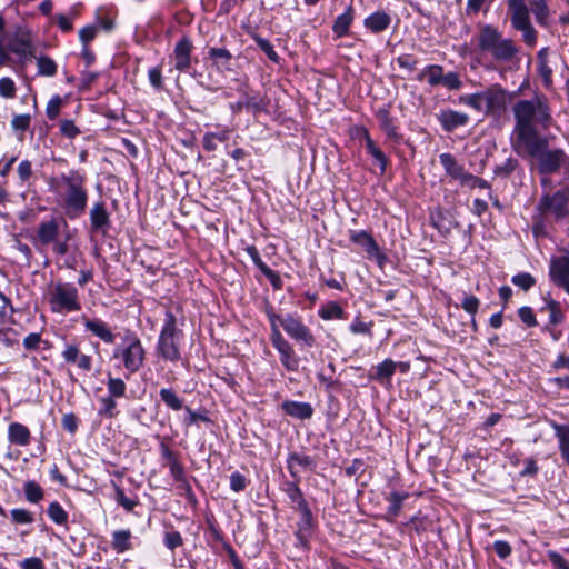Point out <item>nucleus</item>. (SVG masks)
Wrapping results in <instances>:
<instances>
[{
  "mask_svg": "<svg viewBox=\"0 0 569 569\" xmlns=\"http://www.w3.org/2000/svg\"><path fill=\"white\" fill-rule=\"evenodd\" d=\"M9 50L16 53L20 58H28L32 56V44L29 39L19 38L16 39L10 46Z\"/></svg>",
  "mask_w": 569,
  "mask_h": 569,
  "instance_id": "obj_46",
  "label": "nucleus"
},
{
  "mask_svg": "<svg viewBox=\"0 0 569 569\" xmlns=\"http://www.w3.org/2000/svg\"><path fill=\"white\" fill-rule=\"evenodd\" d=\"M183 331L179 328L176 315L167 310L156 345L157 355L164 361L178 362L181 359Z\"/></svg>",
  "mask_w": 569,
  "mask_h": 569,
  "instance_id": "obj_7",
  "label": "nucleus"
},
{
  "mask_svg": "<svg viewBox=\"0 0 569 569\" xmlns=\"http://www.w3.org/2000/svg\"><path fill=\"white\" fill-rule=\"evenodd\" d=\"M83 326L94 337H98L104 343L112 345L116 336L108 323L99 318H83Z\"/></svg>",
  "mask_w": 569,
  "mask_h": 569,
  "instance_id": "obj_20",
  "label": "nucleus"
},
{
  "mask_svg": "<svg viewBox=\"0 0 569 569\" xmlns=\"http://www.w3.org/2000/svg\"><path fill=\"white\" fill-rule=\"evenodd\" d=\"M273 348L279 352L280 362L288 371H297L299 368V358L293 347L287 341L280 329L273 325V333L270 335Z\"/></svg>",
  "mask_w": 569,
  "mask_h": 569,
  "instance_id": "obj_10",
  "label": "nucleus"
},
{
  "mask_svg": "<svg viewBox=\"0 0 569 569\" xmlns=\"http://www.w3.org/2000/svg\"><path fill=\"white\" fill-rule=\"evenodd\" d=\"M363 139L366 143V150L367 152L375 159V161L378 163L380 169V174H385L389 164V160L385 152L377 147L375 141L371 139L369 132L365 130L363 132Z\"/></svg>",
  "mask_w": 569,
  "mask_h": 569,
  "instance_id": "obj_29",
  "label": "nucleus"
},
{
  "mask_svg": "<svg viewBox=\"0 0 569 569\" xmlns=\"http://www.w3.org/2000/svg\"><path fill=\"white\" fill-rule=\"evenodd\" d=\"M61 426L70 435H74L79 427V418L72 412L66 413L61 419Z\"/></svg>",
  "mask_w": 569,
  "mask_h": 569,
  "instance_id": "obj_61",
  "label": "nucleus"
},
{
  "mask_svg": "<svg viewBox=\"0 0 569 569\" xmlns=\"http://www.w3.org/2000/svg\"><path fill=\"white\" fill-rule=\"evenodd\" d=\"M8 439L13 445L26 447L30 443L31 433L24 425L12 422L8 427Z\"/></svg>",
  "mask_w": 569,
  "mask_h": 569,
  "instance_id": "obj_30",
  "label": "nucleus"
},
{
  "mask_svg": "<svg viewBox=\"0 0 569 569\" xmlns=\"http://www.w3.org/2000/svg\"><path fill=\"white\" fill-rule=\"evenodd\" d=\"M111 359L119 360L130 375L141 370L146 361V349L134 331H124L121 342L112 350Z\"/></svg>",
  "mask_w": 569,
  "mask_h": 569,
  "instance_id": "obj_8",
  "label": "nucleus"
},
{
  "mask_svg": "<svg viewBox=\"0 0 569 569\" xmlns=\"http://www.w3.org/2000/svg\"><path fill=\"white\" fill-rule=\"evenodd\" d=\"M391 16L385 10H377L363 20L365 28L373 34H379L389 29Z\"/></svg>",
  "mask_w": 569,
  "mask_h": 569,
  "instance_id": "obj_22",
  "label": "nucleus"
},
{
  "mask_svg": "<svg viewBox=\"0 0 569 569\" xmlns=\"http://www.w3.org/2000/svg\"><path fill=\"white\" fill-rule=\"evenodd\" d=\"M549 276L556 286L569 295V252L550 260Z\"/></svg>",
  "mask_w": 569,
  "mask_h": 569,
  "instance_id": "obj_14",
  "label": "nucleus"
},
{
  "mask_svg": "<svg viewBox=\"0 0 569 569\" xmlns=\"http://www.w3.org/2000/svg\"><path fill=\"white\" fill-rule=\"evenodd\" d=\"M507 6L512 28L522 33V40L527 46L533 47L538 37L530 21V11L538 24L547 27L550 16L547 0H529V7L525 0H508Z\"/></svg>",
  "mask_w": 569,
  "mask_h": 569,
  "instance_id": "obj_2",
  "label": "nucleus"
},
{
  "mask_svg": "<svg viewBox=\"0 0 569 569\" xmlns=\"http://www.w3.org/2000/svg\"><path fill=\"white\" fill-rule=\"evenodd\" d=\"M376 118L388 139L397 143L402 140V136L398 132V128L395 124V119L390 114V104L379 108L376 111Z\"/></svg>",
  "mask_w": 569,
  "mask_h": 569,
  "instance_id": "obj_19",
  "label": "nucleus"
},
{
  "mask_svg": "<svg viewBox=\"0 0 569 569\" xmlns=\"http://www.w3.org/2000/svg\"><path fill=\"white\" fill-rule=\"evenodd\" d=\"M298 481L299 480H297V479H296V481H288V482H286V487H284V492L288 496V498L290 499V501L296 505L295 506L296 510H300L306 507H309L307 500L303 497L301 489L298 486Z\"/></svg>",
  "mask_w": 569,
  "mask_h": 569,
  "instance_id": "obj_35",
  "label": "nucleus"
},
{
  "mask_svg": "<svg viewBox=\"0 0 569 569\" xmlns=\"http://www.w3.org/2000/svg\"><path fill=\"white\" fill-rule=\"evenodd\" d=\"M569 201V190L562 189L553 194H545L541 197L538 208L541 213H552L556 219H562L567 213V203Z\"/></svg>",
  "mask_w": 569,
  "mask_h": 569,
  "instance_id": "obj_11",
  "label": "nucleus"
},
{
  "mask_svg": "<svg viewBox=\"0 0 569 569\" xmlns=\"http://www.w3.org/2000/svg\"><path fill=\"white\" fill-rule=\"evenodd\" d=\"M318 316L322 320L345 319L346 311L337 301H329L319 308Z\"/></svg>",
  "mask_w": 569,
  "mask_h": 569,
  "instance_id": "obj_36",
  "label": "nucleus"
},
{
  "mask_svg": "<svg viewBox=\"0 0 569 569\" xmlns=\"http://www.w3.org/2000/svg\"><path fill=\"white\" fill-rule=\"evenodd\" d=\"M38 73L44 77H53L57 73V63L47 56L37 58Z\"/></svg>",
  "mask_w": 569,
  "mask_h": 569,
  "instance_id": "obj_49",
  "label": "nucleus"
},
{
  "mask_svg": "<svg viewBox=\"0 0 569 569\" xmlns=\"http://www.w3.org/2000/svg\"><path fill=\"white\" fill-rule=\"evenodd\" d=\"M48 301L52 312L69 313L81 309L78 289L71 282L58 281L51 288Z\"/></svg>",
  "mask_w": 569,
  "mask_h": 569,
  "instance_id": "obj_9",
  "label": "nucleus"
},
{
  "mask_svg": "<svg viewBox=\"0 0 569 569\" xmlns=\"http://www.w3.org/2000/svg\"><path fill=\"white\" fill-rule=\"evenodd\" d=\"M296 466H299L305 470L313 471L317 467V462L315 458H312L311 456L298 452H290L287 458V468L290 476L299 480L300 476L296 469Z\"/></svg>",
  "mask_w": 569,
  "mask_h": 569,
  "instance_id": "obj_21",
  "label": "nucleus"
},
{
  "mask_svg": "<svg viewBox=\"0 0 569 569\" xmlns=\"http://www.w3.org/2000/svg\"><path fill=\"white\" fill-rule=\"evenodd\" d=\"M26 499L31 503H38L43 499V489L33 480H29L23 486Z\"/></svg>",
  "mask_w": 569,
  "mask_h": 569,
  "instance_id": "obj_44",
  "label": "nucleus"
},
{
  "mask_svg": "<svg viewBox=\"0 0 569 569\" xmlns=\"http://www.w3.org/2000/svg\"><path fill=\"white\" fill-rule=\"evenodd\" d=\"M62 358L68 363H76L82 371H90L92 368V358L81 353L76 345H68L62 351Z\"/></svg>",
  "mask_w": 569,
  "mask_h": 569,
  "instance_id": "obj_23",
  "label": "nucleus"
},
{
  "mask_svg": "<svg viewBox=\"0 0 569 569\" xmlns=\"http://www.w3.org/2000/svg\"><path fill=\"white\" fill-rule=\"evenodd\" d=\"M160 399L164 402V405L173 410L179 411L184 409L183 400L177 395V392L171 388H162L159 391Z\"/></svg>",
  "mask_w": 569,
  "mask_h": 569,
  "instance_id": "obj_40",
  "label": "nucleus"
},
{
  "mask_svg": "<svg viewBox=\"0 0 569 569\" xmlns=\"http://www.w3.org/2000/svg\"><path fill=\"white\" fill-rule=\"evenodd\" d=\"M208 56L213 60L214 64L219 68L222 67L226 70H230L232 54L226 48H210Z\"/></svg>",
  "mask_w": 569,
  "mask_h": 569,
  "instance_id": "obj_38",
  "label": "nucleus"
},
{
  "mask_svg": "<svg viewBox=\"0 0 569 569\" xmlns=\"http://www.w3.org/2000/svg\"><path fill=\"white\" fill-rule=\"evenodd\" d=\"M163 543L169 550L173 551L176 548L181 547L183 545V538L179 531H166L163 537Z\"/></svg>",
  "mask_w": 569,
  "mask_h": 569,
  "instance_id": "obj_55",
  "label": "nucleus"
},
{
  "mask_svg": "<svg viewBox=\"0 0 569 569\" xmlns=\"http://www.w3.org/2000/svg\"><path fill=\"white\" fill-rule=\"evenodd\" d=\"M117 398H113L111 396H104L99 399L100 408L98 409V416L113 419L118 416L117 411Z\"/></svg>",
  "mask_w": 569,
  "mask_h": 569,
  "instance_id": "obj_41",
  "label": "nucleus"
},
{
  "mask_svg": "<svg viewBox=\"0 0 569 569\" xmlns=\"http://www.w3.org/2000/svg\"><path fill=\"white\" fill-rule=\"evenodd\" d=\"M553 136H547L533 142L520 147L528 157L537 160V169L540 174H555L560 171L569 172V156L561 148H549Z\"/></svg>",
  "mask_w": 569,
  "mask_h": 569,
  "instance_id": "obj_3",
  "label": "nucleus"
},
{
  "mask_svg": "<svg viewBox=\"0 0 569 569\" xmlns=\"http://www.w3.org/2000/svg\"><path fill=\"white\" fill-rule=\"evenodd\" d=\"M132 533L129 529L116 530L112 532L111 548L117 553H123L132 549Z\"/></svg>",
  "mask_w": 569,
  "mask_h": 569,
  "instance_id": "obj_34",
  "label": "nucleus"
},
{
  "mask_svg": "<svg viewBox=\"0 0 569 569\" xmlns=\"http://www.w3.org/2000/svg\"><path fill=\"white\" fill-rule=\"evenodd\" d=\"M515 119L513 150L520 153V147L547 137V132L556 127L559 129L552 107L543 93H535L530 99L518 100L512 106Z\"/></svg>",
  "mask_w": 569,
  "mask_h": 569,
  "instance_id": "obj_1",
  "label": "nucleus"
},
{
  "mask_svg": "<svg viewBox=\"0 0 569 569\" xmlns=\"http://www.w3.org/2000/svg\"><path fill=\"white\" fill-rule=\"evenodd\" d=\"M396 61L400 68L406 69L409 72L415 71L417 68V64H418V59L413 54H410V53L400 54L396 59Z\"/></svg>",
  "mask_w": 569,
  "mask_h": 569,
  "instance_id": "obj_63",
  "label": "nucleus"
},
{
  "mask_svg": "<svg viewBox=\"0 0 569 569\" xmlns=\"http://www.w3.org/2000/svg\"><path fill=\"white\" fill-rule=\"evenodd\" d=\"M108 396L113 398H122L127 392V385L123 379L112 377L110 373L107 378Z\"/></svg>",
  "mask_w": 569,
  "mask_h": 569,
  "instance_id": "obj_42",
  "label": "nucleus"
},
{
  "mask_svg": "<svg viewBox=\"0 0 569 569\" xmlns=\"http://www.w3.org/2000/svg\"><path fill=\"white\" fill-rule=\"evenodd\" d=\"M149 82L152 88L157 91H162L164 89L163 77H162V68L161 66L153 67L148 72Z\"/></svg>",
  "mask_w": 569,
  "mask_h": 569,
  "instance_id": "obj_54",
  "label": "nucleus"
},
{
  "mask_svg": "<svg viewBox=\"0 0 569 569\" xmlns=\"http://www.w3.org/2000/svg\"><path fill=\"white\" fill-rule=\"evenodd\" d=\"M548 52H549V48L545 47V48H541L537 54V59H538L537 71L542 79L543 86L547 89L551 88L552 83H553L552 68L550 67L549 61H548Z\"/></svg>",
  "mask_w": 569,
  "mask_h": 569,
  "instance_id": "obj_31",
  "label": "nucleus"
},
{
  "mask_svg": "<svg viewBox=\"0 0 569 569\" xmlns=\"http://www.w3.org/2000/svg\"><path fill=\"white\" fill-rule=\"evenodd\" d=\"M477 36L478 49L489 53L500 62L511 61L518 53V48L509 38H503L498 28L492 24H479Z\"/></svg>",
  "mask_w": 569,
  "mask_h": 569,
  "instance_id": "obj_6",
  "label": "nucleus"
},
{
  "mask_svg": "<svg viewBox=\"0 0 569 569\" xmlns=\"http://www.w3.org/2000/svg\"><path fill=\"white\" fill-rule=\"evenodd\" d=\"M409 497L407 492L392 491L389 493L387 500L389 501V506L387 509L388 520L390 518H396L402 508L403 501Z\"/></svg>",
  "mask_w": 569,
  "mask_h": 569,
  "instance_id": "obj_39",
  "label": "nucleus"
},
{
  "mask_svg": "<svg viewBox=\"0 0 569 569\" xmlns=\"http://www.w3.org/2000/svg\"><path fill=\"white\" fill-rule=\"evenodd\" d=\"M263 310L268 317L271 333H273V325L279 329L281 326L284 332L300 346L312 348L316 345V337L301 316L297 313L278 315L269 301L264 302Z\"/></svg>",
  "mask_w": 569,
  "mask_h": 569,
  "instance_id": "obj_5",
  "label": "nucleus"
},
{
  "mask_svg": "<svg viewBox=\"0 0 569 569\" xmlns=\"http://www.w3.org/2000/svg\"><path fill=\"white\" fill-rule=\"evenodd\" d=\"M439 161L443 167L446 173L455 180L461 182L465 180V177L468 174V171L465 170L463 166L458 163L456 158L451 153H441L439 156Z\"/></svg>",
  "mask_w": 569,
  "mask_h": 569,
  "instance_id": "obj_27",
  "label": "nucleus"
},
{
  "mask_svg": "<svg viewBox=\"0 0 569 569\" xmlns=\"http://www.w3.org/2000/svg\"><path fill=\"white\" fill-rule=\"evenodd\" d=\"M282 411L292 418L307 420L313 416V408L308 402L286 400L281 403Z\"/></svg>",
  "mask_w": 569,
  "mask_h": 569,
  "instance_id": "obj_25",
  "label": "nucleus"
},
{
  "mask_svg": "<svg viewBox=\"0 0 569 569\" xmlns=\"http://www.w3.org/2000/svg\"><path fill=\"white\" fill-rule=\"evenodd\" d=\"M462 186H467L471 189L480 188V189H488L490 190V184L487 180L479 178L477 176H473L472 173L468 172V174L465 177V180L460 182Z\"/></svg>",
  "mask_w": 569,
  "mask_h": 569,
  "instance_id": "obj_59",
  "label": "nucleus"
},
{
  "mask_svg": "<svg viewBox=\"0 0 569 569\" xmlns=\"http://www.w3.org/2000/svg\"><path fill=\"white\" fill-rule=\"evenodd\" d=\"M11 519L14 523L26 525L33 522V516L30 511L22 508L12 509L10 511Z\"/></svg>",
  "mask_w": 569,
  "mask_h": 569,
  "instance_id": "obj_57",
  "label": "nucleus"
},
{
  "mask_svg": "<svg viewBox=\"0 0 569 569\" xmlns=\"http://www.w3.org/2000/svg\"><path fill=\"white\" fill-rule=\"evenodd\" d=\"M443 76V67L440 64H429L417 76V80L422 81L425 78L431 87L440 84Z\"/></svg>",
  "mask_w": 569,
  "mask_h": 569,
  "instance_id": "obj_37",
  "label": "nucleus"
},
{
  "mask_svg": "<svg viewBox=\"0 0 569 569\" xmlns=\"http://www.w3.org/2000/svg\"><path fill=\"white\" fill-rule=\"evenodd\" d=\"M169 470H170V475L174 479V481L183 482V486H184V489H186L188 496L190 498H193L194 495L192 492L191 486L186 480L184 468H183L182 463L178 460L177 462L172 463L169 467Z\"/></svg>",
  "mask_w": 569,
  "mask_h": 569,
  "instance_id": "obj_47",
  "label": "nucleus"
},
{
  "mask_svg": "<svg viewBox=\"0 0 569 569\" xmlns=\"http://www.w3.org/2000/svg\"><path fill=\"white\" fill-rule=\"evenodd\" d=\"M440 84L446 87L448 90H459L462 86L460 77L457 72L443 73Z\"/></svg>",
  "mask_w": 569,
  "mask_h": 569,
  "instance_id": "obj_58",
  "label": "nucleus"
},
{
  "mask_svg": "<svg viewBox=\"0 0 569 569\" xmlns=\"http://www.w3.org/2000/svg\"><path fill=\"white\" fill-rule=\"evenodd\" d=\"M396 370V361L391 359H386L372 368V370L369 373V378L371 380H376L380 383H383L386 380H390Z\"/></svg>",
  "mask_w": 569,
  "mask_h": 569,
  "instance_id": "obj_32",
  "label": "nucleus"
},
{
  "mask_svg": "<svg viewBox=\"0 0 569 569\" xmlns=\"http://www.w3.org/2000/svg\"><path fill=\"white\" fill-rule=\"evenodd\" d=\"M114 500L118 505L123 507L128 512H131L138 505L139 500L128 498L122 488L118 485H114Z\"/></svg>",
  "mask_w": 569,
  "mask_h": 569,
  "instance_id": "obj_51",
  "label": "nucleus"
},
{
  "mask_svg": "<svg viewBox=\"0 0 569 569\" xmlns=\"http://www.w3.org/2000/svg\"><path fill=\"white\" fill-rule=\"evenodd\" d=\"M508 91L499 84H493L482 91L483 112L499 116L507 104Z\"/></svg>",
  "mask_w": 569,
  "mask_h": 569,
  "instance_id": "obj_12",
  "label": "nucleus"
},
{
  "mask_svg": "<svg viewBox=\"0 0 569 569\" xmlns=\"http://www.w3.org/2000/svg\"><path fill=\"white\" fill-rule=\"evenodd\" d=\"M350 241L356 244L361 246L369 256L381 258V259L385 258L380 252V248H379L377 241L373 239V237L369 232H367L365 230L350 231Z\"/></svg>",
  "mask_w": 569,
  "mask_h": 569,
  "instance_id": "obj_24",
  "label": "nucleus"
},
{
  "mask_svg": "<svg viewBox=\"0 0 569 569\" xmlns=\"http://www.w3.org/2000/svg\"><path fill=\"white\" fill-rule=\"evenodd\" d=\"M254 41L259 49L266 53V56L273 62L279 61V56L273 49V46L270 43L269 40L261 38V37H254Z\"/></svg>",
  "mask_w": 569,
  "mask_h": 569,
  "instance_id": "obj_56",
  "label": "nucleus"
},
{
  "mask_svg": "<svg viewBox=\"0 0 569 569\" xmlns=\"http://www.w3.org/2000/svg\"><path fill=\"white\" fill-rule=\"evenodd\" d=\"M192 50L193 43L189 37L183 36L177 41L171 56L177 71L189 72L192 61Z\"/></svg>",
  "mask_w": 569,
  "mask_h": 569,
  "instance_id": "obj_15",
  "label": "nucleus"
},
{
  "mask_svg": "<svg viewBox=\"0 0 569 569\" xmlns=\"http://www.w3.org/2000/svg\"><path fill=\"white\" fill-rule=\"evenodd\" d=\"M550 427L555 431V436L558 439L559 451L569 447V426L560 425L553 420L549 421Z\"/></svg>",
  "mask_w": 569,
  "mask_h": 569,
  "instance_id": "obj_45",
  "label": "nucleus"
},
{
  "mask_svg": "<svg viewBox=\"0 0 569 569\" xmlns=\"http://www.w3.org/2000/svg\"><path fill=\"white\" fill-rule=\"evenodd\" d=\"M248 84L241 86L238 90L242 93V98L230 104V109L233 113H240L244 108L252 111L253 114L266 111L267 103L262 98L257 94H250L248 91Z\"/></svg>",
  "mask_w": 569,
  "mask_h": 569,
  "instance_id": "obj_16",
  "label": "nucleus"
},
{
  "mask_svg": "<svg viewBox=\"0 0 569 569\" xmlns=\"http://www.w3.org/2000/svg\"><path fill=\"white\" fill-rule=\"evenodd\" d=\"M441 128L446 132H452L457 128L468 124L470 117L465 113L452 109H443L437 114Z\"/></svg>",
  "mask_w": 569,
  "mask_h": 569,
  "instance_id": "obj_18",
  "label": "nucleus"
},
{
  "mask_svg": "<svg viewBox=\"0 0 569 569\" xmlns=\"http://www.w3.org/2000/svg\"><path fill=\"white\" fill-rule=\"evenodd\" d=\"M59 234V223L57 219L52 218L48 221H42L37 230V237L42 246H48L57 240Z\"/></svg>",
  "mask_w": 569,
  "mask_h": 569,
  "instance_id": "obj_28",
  "label": "nucleus"
},
{
  "mask_svg": "<svg viewBox=\"0 0 569 569\" xmlns=\"http://www.w3.org/2000/svg\"><path fill=\"white\" fill-rule=\"evenodd\" d=\"M546 308L549 311V323L550 325L556 326L563 321L565 315L561 310L560 302L550 298L546 302Z\"/></svg>",
  "mask_w": 569,
  "mask_h": 569,
  "instance_id": "obj_48",
  "label": "nucleus"
},
{
  "mask_svg": "<svg viewBox=\"0 0 569 569\" xmlns=\"http://www.w3.org/2000/svg\"><path fill=\"white\" fill-rule=\"evenodd\" d=\"M355 20V8L349 4L343 13L339 14L332 24V32L336 38H342L349 34L350 27Z\"/></svg>",
  "mask_w": 569,
  "mask_h": 569,
  "instance_id": "obj_26",
  "label": "nucleus"
},
{
  "mask_svg": "<svg viewBox=\"0 0 569 569\" xmlns=\"http://www.w3.org/2000/svg\"><path fill=\"white\" fill-rule=\"evenodd\" d=\"M248 480L239 471H234L230 475V489L234 492H241L247 488Z\"/></svg>",
  "mask_w": 569,
  "mask_h": 569,
  "instance_id": "obj_62",
  "label": "nucleus"
},
{
  "mask_svg": "<svg viewBox=\"0 0 569 569\" xmlns=\"http://www.w3.org/2000/svg\"><path fill=\"white\" fill-rule=\"evenodd\" d=\"M298 511L300 512V519L297 522V528L295 531V537L297 540L296 547L302 550H308L310 539L316 527V521L310 507H306Z\"/></svg>",
  "mask_w": 569,
  "mask_h": 569,
  "instance_id": "obj_13",
  "label": "nucleus"
},
{
  "mask_svg": "<svg viewBox=\"0 0 569 569\" xmlns=\"http://www.w3.org/2000/svg\"><path fill=\"white\" fill-rule=\"evenodd\" d=\"M60 181L66 189L62 206L66 216L71 220L80 218L86 212L88 203L86 174L80 170L71 169L60 174Z\"/></svg>",
  "mask_w": 569,
  "mask_h": 569,
  "instance_id": "obj_4",
  "label": "nucleus"
},
{
  "mask_svg": "<svg viewBox=\"0 0 569 569\" xmlns=\"http://www.w3.org/2000/svg\"><path fill=\"white\" fill-rule=\"evenodd\" d=\"M518 170H521L519 160L515 157H509L503 162L493 167V179L506 181Z\"/></svg>",
  "mask_w": 569,
  "mask_h": 569,
  "instance_id": "obj_33",
  "label": "nucleus"
},
{
  "mask_svg": "<svg viewBox=\"0 0 569 569\" xmlns=\"http://www.w3.org/2000/svg\"><path fill=\"white\" fill-rule=\"evenodd\" d=\"M459 101L466 106L471 107L476 111H483L482 91L472 94L461 96Z\"/></svg>",
  "mask_w": 569,
  "mask_h": 569,
  "instance_id": "obj_53",
  "label": "nucleus"
},
{
  "mask_svg": "<svg viewBox=\"0 0 569 569\" xmlns=\"http://www.w3.org/2000/svg\"><path fill=\"white\" fill-rule=\"evenodd\" d=\"M47 513L56 525L64 526L68 522V512L58 501H52L49 503Z\"/></svg>",
  "mask_w": 569,
  "mask_h": 569,
  "instance_id": "obj_43",
  "label": "nucleus"
},
{
  "mask_svg": "<svg viewBox=\"0 0 569 569\" xmlns=\"http://www.w3.org/2000/svg\"><path fill=\"white\" fill-rule=\"evenodd\" d=\"M372 328V321L365 322L360 319V317H356L355 320L349 326V330L353 335H363L367 336L368 338H372L373 336Z\"/></svg>",
  "mask_w": 569,
  "mask_h": 569,
  "instance_id": "obj_50",
  "label": "nucleus"
},
{
  "mask_svg": "<svg viewBox=\"0 0 569 569\" xmlns=\"http://www.w3.org/2000/svg\"><path fill=\"white\" fill-rule=\"evenodd\" d=\"M90 231L106 236L111 228L110 213L103 201L94 202L89 211Z\"/></svg>",
  "mask_w": 569,
  "mask_h": 569,
  "instance_id": "obj_17",
  "label": "nucleus"
},
{
  "mask_svg": "<svg viewBox=\"0 0 569 569\" xmlns=\"http://www.w3.org/2000/svg\"><path fill=\"white\" fill-rule=\"evenodd\" d=\"M518 316H519L520 320L529 328L536 327L538 323L537 319H536V315H535L532 308H530V307L523 306V307L519 308Z\"/></svg>",
  "mask_w": 569,
  "mask_h": 569,
  "instance_id": "obj_64",
  "label": "nucleus"
},
{
  "mask_svg": "<svg viewBox=\"0 0 569 569\" xmlns=\"http://www.w3.org/2000/svg\"><path fill=\"white\" fill-rule=\"evenodd\" d=\"M16 83L11 78L4 77L0 79V96L6 99H12L16 96Z\"/></svg>",
  "mask_w": 569,
  "mask_h": 569,
  "instance_id": "obj_60",
  "label": "nucleus"
},
{
  "mask_svg": "<svg viewBox=\"0 0 569 569\" xmlns=\"http://www.w3.org/2000/svg\"><path fill=\"white\" fill-rule=\"evenodd\" d=\"M511 282L523 291L536 284V279L529 272H519L511 278Z\"/></svg>",
  "mask_w": 569,
  "mask_h": 569,
  "instance_id": "obj_52",
  "label": "nucleus"
}]
</instances>
